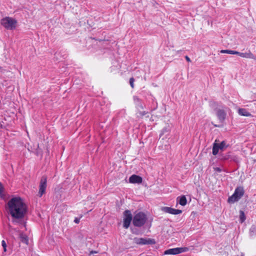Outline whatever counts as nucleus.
<instances>
[{
    "label": "nucleus",
    "mask_w": 256,
    "mask_h": 256,
    "mask_svg": "<svg viewBox=\"0 0 256 256\" xmlns=\"http://www.w3.org/2000/svg\"><path fill=\"white\" fill-rule=\"evenodd\" d=\"M134 80L133 78H131L130 79V84L132 88H134Z\"/></svg>",
    "instance_id": "393cba45"
},
{
    "label": "nucleus",
    "mask_w": 256,
    "mask_h": 256,
    "mask_svg": "<svg viewBox=\"0 0 256 256\" xmlns=\"http://www.w3.org/2000/svg\"><path fill=\"white\" fill-rule=\"evenodd\" d=\"M162 210L166 213L170 214H178L182 212V210L178 209H174L170 207L164 206L162 208Z\"/></svg>",
    "instance_id": "1a4fd4ad"
},
{
    "label": "nucleus",
    "mask_w": 256,
    "mask_h": 256,
    "mask_svg": "<svg viewBox=\"0 0 256 256\" xmlns=\"http://www.w3.org/2000/svg\"><path fill=\"white\" fill-rule=\"evenodd\" d=\"M237 55L245 58H252L254 60H256V57L254 56L250 51L248 52H238Z\"/></svg>",
    "instance_id": "f8f14e48"
},
{
    "label": "nucleus",
    "mask_w": 256,
    "mask_h": 256,
    "mask_svg": "<svg viewBox=\"0 0 256 256\" xmlns=\"http://www.w3.org/2000/svg\"><path fill=\"white\" fill-rule=\"evenodd\" d=\"M246 220L244 213L243 211L240 210V223H242Z\"/></svg>",
    "instance_id": "4be33fe9"
},
{
    "label": "nucleus",
    "mask_w": 256,
    "mask_h": 256,
    "mask_svg": "<svg viewBox=\"0 0 256 256\" xmlns=\"http://www.w3.org/2000/svg\"><path fill=\"white\" fill-rule=\"evenodd\" d=\"M47 186V178L45 176H43L40 182L38 196L41 197L46 192V190Z\"/></svg>",
    "instance_id": "6e6552de"
},
{
    "label": "nucleus",
    "mask_w": 256,
    "mask_h": 256,
    "mask_svg": "<svg viewBox=\"0 0 256 256\" xmlns=\"http://www.w3.org/2000/svg\"><path fill=\"white\" fill-rule=\"evenodd\" d=\"M250 234L251 236H256V226H252L250 229Z\"/></svg>",
    "instance_id": "412c9836"
},
{
    "label": "nucleus",
    "mask_w": 256,
    "mask_h": 256,
    "mask_svg": "<svg viewBox=\"0 0 256 256\" xmlns=\"http://www.w3.org/2000/svg\"><path fill=\"white\" fill-rule=\"evenodd\" d=\"M218 146L220 150L223 151L224 149L228 146V145H226V142L224 141H222L220 143L218 144Z\"/></svg>",
    "instance_id": "aec40b11"
},
{
    "label": "nucleus",
    "mask_w": 256,
    "mask_h": 256,
    "mask_svg": "<svg viewBox=\"0 0 256 256\" xmlns=\"http://www.w3.org/2000/svg\"><path fill=\"white\" fill-rule=\"evenodd\" d=\"M133 99L134 102L138 108H140L141 109L144 108L142 102L137 96H134Z\"/></svg>",
    "instance_id": "ddd939ff"
},
{
    "label": "nucleus",
    "mask_w": 256,
    "mask_h": 256,
    "mask_svg": "<svg viewBox=\"0 0 256 256\" xmlns=\"http://www.w3.org/2000/svg\"><path fill=\"white\" fill-rule=\"evenodd\" d=\"M4 188L2 185V184L0 182V198H4Z\"/></svg>",
    "instance_id": "5701e85b"
},
{
    "label": "nucleus",
    "mask_w": 256,
    "mask_h": 256,
    "mask_svg": "<svg viewBox=\"0 0 256 256\" xmlns=\"http://www.w3.org/2000/svg\"><path fill=\"white\" fill-rule=\"evenodd\" d=\"M179 198V204L182 206H184L186 205L187 203V200L184 196H182L178 198V199Z\"/></svg>",
    "instance_id": "dca6fc26"
},
{
    "label": "nucleus",
    "mask_w": 256,
    "mask_h": 256,
    "mask_svg": "<svg viewBox=\"0 0 256 256\" xmlns=\"http://www.w3.org/2000/svg\"><path fill=\"white\" fill-rule=\"evenodd\" d=\"M214 170L215 171L218 172H220L222 171V169L220 168H218V167L214 168Z\"/></svg>",
    "instance_id": "c85d7f7f"
},
{
    "label": "nucleus",
    "mask_w": 256,
    "mask_h": 256,
    "mask_svg": "<svg viewBox=\"0 0 256 256\" xmlns=\"http://www.w3.org/2000/svg\"><path fill=\"white\" fill-rule=\"evenodd\" d=\"M16 20L10 17H6L2 19L1 24L6 30H12L16 28Z\"/></svg>",
    "instance_id": "20e7f679"
},
{
    "label": "nucleus",
    "mask_w": 256,
    "mask_h": 256,
    "mask_svg": "<svg viewBox=\"0 0 256 256\" xmlns=\"http://www.w3.org/2000/svg\"><path fill=\"white\" fill-rule=\"evenodd\" d=\"M220 150V148H218V144L214 142L213 144V146H212V154L214 156L218 154V151Z\"/></svg>",
    "instance_id": "f3484780"
},
{
    "label": "nucleus",
    "mask_w": 256,
    "mask_h": 256,
    "mask_svg": "<svg viewBox=\"0 0 256 256\" xmlns=\"http://www.w3.org/2000/svg\"><path fill=\"white\" fill-rule=\"evenodd\" d=\"M132 232L134 234H138L137 232H136L134 230H132Z\"/></svg>",
    "instance_id": "473e14b6"
},
{
    "label": "nucleus",
    "mask_w": 256,
    "mask_h": 256,
    "mask_svg": "<svg viewBox=\"0 0 256 256\" xmlns=\"http://www.w3.org/2000/svg\"><path fill=\"white\" fill-rule=\"evenodd\" d=\"M74 222L76 224L79 223V222H80V218H76L74 220Z\"/></svg>",
    "instance_id": "c756f323"
},
{
    "label": "nucleus",
    "mask_w": 256,
    "mask_h": 256,
    "mask_svg": "<svg viewBox=\"0 0 256 256\" xmlns=\"http://www.w3.org/2000/svg\"><path fill=\"white\" fill-rule=\"evenodd\" d=\"M142 182V178L138 175L133 174L129 178V182L132 184H141Z\"/></svg>",
    "instance_id": "9d476101"
},
{
    "label": "nucleus",
    "mask_w": 256,
    "mask_h": 256,
    "mask_svg": "<svg viewBox=\"0 0 256 256\" xmlns=\"http://www.w3.org/2000/svg\"><path fill=\"white\" fill-rule=\"evenodd\" d=\"M244 190L242 187L239 186L235 189L233 194L228 198V202L234 203L238 201L244 195Z\"/></svg>",
    "instance_id": "39448f33"
},
{
    "label": "nucleus",
    "mask_w": 256,
    "mask_h": 256,
    "mask_svg": "<svg viewBox=\"0 0 256 256\" xmlns=\"http://www.w3.org/2000/svg\"><path fill=\"white\" fill-rule=\"evenodd\" d=\"M178 248L168 249L165 250L164 252V254H179Z\"/></svg>",
    "instance_id": "4468645a"
},
{
    "label": "nucleus",
    "mask_w": 256,
    "mask_h": 256,
    "mask_svg": "<svg viewBox=\"0 0 256 256\" xmlns=\"http://www.w3.org/2000/svg\"><path fill=\"white\" fill-rule=\"evenodd\" d=\"M220 52L222 54H238V51L229 50H221Z\"/></svg>",
    "instance_id": "6ab92c4d"
},
{
    "label": "nucleus",
    "mask_w": 256,
    "mask_h": 256,
    "mask_svg": "<svg viewBox=\"0 0 256 256\" xmlns=\"http://www.w3.org/2000/svg\"><path fill=\"white\" fill-rule=\"evenodd\" d=\"M135 244L139 245L154 244L156 241L154 239L150 238H135L134 239Z\"/></svg>",
    "instance_id": "0eeeda50"
},
{
    "label": "nucleus",
    "mask_w": 256,
    "mask_h": 256,
    "mask_svg": "<svg viewBox=\"0 0 256 256\" xmlns=\"http://www.w3.org/2000/svg\"><path fill=\"white\" fill-rule=\"evenodd\" d=\"M169 131V129L168 128H164L162 129V134H162H164L166 132H168Z\"/></svg>",
    "instance_id": "a878e982"
},
{
    "label": "nucleus",
    "mask_w": 256,
    "mask_h": 256,
    "mask_svg": "<svg viewBox=\"0 0 256 256\" xmlns=\"http://www.w3.org/2000/svg\"><path fill=\"white\" fill-rule=\"evenodd\" d=\"M238 114L240 116H250L251 114L244 108H239L238 110Z\"/></svg>",
    "instance_id": "2eb2a0df"
},
{
    "label": "nucleus",
    "mask_w": 256,
    "mask_h": 256,
    "mask_svg": "<svg viewBox=\"0 0 256 256\" xmlns=\"http://www.w3.org/2000/svg\"><path fill=\"white\" fill-rule=\"evenodd\" d=\"M178 253L180 254L182 252H186L188 250V248L186 247L178 248Z\"/></svg>",
    "instance_id": "b1692460"
},
{
    "label": "nucleus",
    "mask_w": 256,
    "mask_h": 256,
    "mask_svg": "<svg viewBox=\"0 0 256 256\" xmlns=\"http://www.w3.org/2000/svg\"><path fill=\"white\" fill-rule=\"evenodd\" d=\"M147 114L146 112L145 111H143V112H138V114L140 116H144V115H146V114Z\"/></svg>",
    "instance_id": "cd10ccee"
},
{
    "label": "nucleus",
    "mask_w": 256,
    "mask_h": 256,
    "mask_svg": "<svg viewBox=\"0 0 256 256\" xmlns=\"http://www.w3.org/2000/svg\"><path fill=\"white\" fill-rule=\"evenodd\" d=\"M124 220L123 226L125 228H128L131 222H132L133 218L131 212L129 210H126L124 212Z\"/></svg>",
    "instance_id": "423d86ee"
},
{
    "label": "nucleus",
    "mask_w": 256,
    "mask_h": 256,
    "mask_svg": "<svg viewBox=\"0 0 256 256\" xmlns=\"http://www.w3.org/2000/svg\"><path fill=\"white\" fill-rule=\"evenodd\" d=\"M20 238L22 242L28 244V236L26 235L23 234H20Z\"/></svg>",
    "instance_id": "a211bd4d"
},
{
    "label": "nucleus",
    "mask_w": 256,
    "mask_h": 256,
    "mask_svg": "<svg viewBox=\"0 0 256 256\" xmlns=\"http://www.w3.org/2000/svg\"><path fill=\"white\" fill-rule=\"evenodd\" d=\"M8 211L14 218L12 222H18V220L24 218L27 212V207L22 200L20 197L11 198L8 202Z\"/></svg>",
    "instance_id": "f257e3e1"
},
{
    "label": "nucleus",
    "mask_w": 256,
    "mask_h": 256,
    "mask_svg": "<svg viewBox=\"0 0 256 256\" xmlns=\"http://www.w3.org/2000/svg\"><path fill=\"white\" fill-rule=\"evenodd\" d=\"M220 158L222 160H230L231 161L236 162L237 158L235 156H231L230 153L222 154L220 155Z\"/></svg>",
    "instance_id": "9b49d317"
},
{
    "label": "nucleus",
    "mask_w": 256,
    "mask_h": 256,
    "mask_svg": "<svg viewBox=\"0 0 256 256\" xmlns=\"http://www.w3.org/2000/svg\"><path fill=\"white\" fill-rule=\"evenodd\" d=\"M185 58H186V60L188 62H190V58H189L188 56H185Z\"/></svg>",
    "instance_id": "7c9ffc66"
},
{
    "label": "nucleus",
    "mask_w": 256,
    "mask_h": 256,
    "mask_svg": "<svg viewBox=\"0 0 256 256\" xmlns=\"http://www.w3.org/2000/svg\"><path fill=\"white\" fill-rule=\"evenodd\" d=\"M98 252L96 251L92 250L90 252V254H96Z\"/></svg>",
    "instance_id": "2f4dec72"
},
{
    "label": "nucleus",
    "mask_w": 256,
    "mask_h": 256,
    "mask_svg": "<svg viewBox=\"0 0 256 256\" xmlns=\"http://www.w3.org/2000/svg\"><path fill=\"white\" fill-rule=\"evenodd\" d=\"M210 107L216 112V115L221 123L224 122L226 117L224 107L218 102L212 101L210 103Z\"/></svg>",
    "instance_id": "f03ea898"
},
{
    "label": "nucleus",
    "mask_w": 256,
    "mask_h": 256,
    "mask_svg": "<svg viewBox=\"0 0 256 256\" xmlns=\"http://www.w3.org/2000/svg\"><path fill=\"white\" fill-rule=\"evenodd\" d=\"M2 245L4 248V251H6V244L4 240L2 242Z\"/></svg>",
    "instance_id": "bb28decb"
},
{
    "label": "nucleus",
    "mask_w": 256,
    "mask_h": 256,
    "mask_svg": "<svg viewBox=\"0 0 256 256\" xmlns=\"http://www.w3.org/2000/svg\"><path fill=\"white\" fill-rule=\"evenodd\" d=\"M148 218L143 212H138L134 214L132 220V224L138 228L143 226L146 222Z\"/></svg>",
    "instance_id": "7ed1b4c3"
},
{
    "label": "nucleus",
    "mask_w": 256,
    "mask_h": 256,
    "mask_svg": "<svg viewBox=\"0 0 256 256\" xmlns=\"http://www.w3.org/2000/svg\"><path fill=\"white\" fill-rule=\"evenodd\" d=\"M214 126L215 127H220V126L219 125H216V124H214Z\"/></svg>",
    "instance_id": "72a5a7b5"
}]
</instances>
